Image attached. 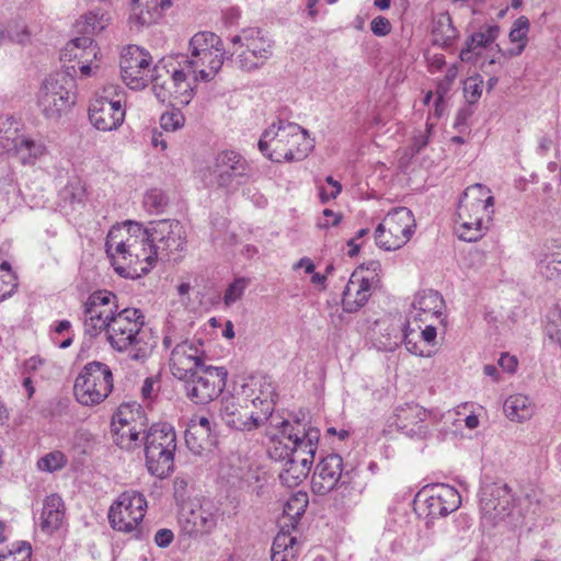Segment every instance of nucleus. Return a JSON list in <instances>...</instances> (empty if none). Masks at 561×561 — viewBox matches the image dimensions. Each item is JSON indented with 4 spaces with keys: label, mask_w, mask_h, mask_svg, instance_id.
Here are the masks:
<instances>
[{
    "label": "nucleus",
    "mask_w": 561,
    "mask_h": 561,
    "mask_svg": "<svg viewBox=\"0 0 561 561\" xmlns=\"http://www.w3.org/2000/svg\"><path fill=\"white\" fill-rule=\"evenodd\" d=\"M370 286L369 279L353 273L343 291V310L348 313L358 311L370 297Z\"/></svg>",
    "instance_id": "obj_25"
},
{
    "label": "nucleus",
    "mask_w": 561,
    "mask_h": 561,
    "mask_svg": "<svg viewBox=\"0 0 561 561\" xmlns=\"http://www.w3.org/2000/svg\"><path fill=\"white\" fill-rule=\"evenodd\" d=\"M203 352L190 341L178 343L171 352L170 366L173 376L186 380L205 367Z\"/></svg>",
    "instance_id": "obj_21"
},
{
    "label": "nucleus",
    "mask_w": 561,
    "mask_h": 561,
    "mask_svg": "<svg viewBox=\"0 0 561 561\" xmlns=\"http://www.w3.org/2000/svg\"><path fill=\"white\" fill-rule=\"evenodd\" d=\"M185 443L191 451L195 455H201L207 445L210 444V439L199 436L198 433H194L193 430L186 428Z\"/></svg>",
    "instance_id": "obj_49"
},
{
    "label": "nucleus",
    "mask_w": 561,
    "mask_h": 561,
    "mask_svg": "<svg viewBox=\"0 0 561 561\" xmlns=\"http://www.w3.org/2000/svg\"><path fill=\"white\" fill-rule=\"evenodd\" d=\"M428 514L435 516H447L449 513L456 511L460 503V495L456 489L447 485L440 486L436 494L427 499Z\"/></svg>",
    "instance_id": "obj_26"
},
{
    "label": "nucleus",
    "mask_w": 561,
    "mask_h": 561,
    "mask_svg": "<svg viewBox=\"0 0 561 561\" xmlns=\"http://www.w3.org/2000/svg\"><path fill=\"white\" fill-rule=\"evenodd\" d=\"M437 32H442L445 35L444 44H448L455 37V28L453 27L451 20L448 15L443 16L437 21L434 33L436 34Z\"/></svg>",
    "instance_id": "obj_58"
},
{
    "label": "nucleus",
    "mask_w": 561,
    "mask_h": 561,
    "mask_svg": "<svg viewBox=\"0 0 561 561\" xmlns=\"http://www.w3.org/2000/svg\"><path fill=\"white\" fill-rule=\"evenodd\" d=\"M274 403L267 398H249L233 394L221 400L220 415L225 423L239 431H252L263 425L271 416Z\"/></svg>",
    "instance_id": "obj_6"
},
{
    "label": "nucleus",
    "mask_w": 561,
    "mask_h": 561,
    "mask_svg": "<svg viewBox=\"0 0 561 561\" xmlns=\"http://www.w3.org/2000/svg\"><path fill=\"white\" fill-rule=\"evenodd\" d=\"M248 286V280L245 278H237L233 283H231L226 289L224 301L227 306L234 304L239 300L245 288Z\"/></svg>",
    "instance_id": "obj_48"
},
{
    "label": "nucleus",
    "mask_w": 561,
    "mask_h": 561,
    "mask_svg": "<svg viewBox=\"0 0 561 561\" xmlns=\"http://www.w3.org/2000/svg\"><path fill=\"white\" fill-rule=\"evenodd\" d=\"M370 30L376 36H386L391 31V24L385 16H377L370 23Z\"/></svg>",
    "instance_id": "obj_59"
},
{
    "label": "nucleus",
    "mask_w": 561,
    "mask_h": 561,
    "mask_svg": "<svg viewBox=\"0 0 561 561\" xmlns=\"http://www.w3.org/2000/svg\"><path fill=\"white\" fill-rule=\"evenodd\" d=\"M415 220L407 207H397L389 211L375 230L376 244L386 250L394 251L403 247L412 237Z\"/></svg>",
    "instance_id": "obj_11"
},
{
    "label": "nucleus",
    "mask_w": 561,
    "mask_h": 561,
    "mask_svg": "<svg viewBox=\"0 0 561 561\" xmlns=\"http://www.w3.org/2000/svg\"><path fill=\"white\" fill-rule=\"evenodd\" d=\"M396 424L403 434L411 438L423 439L427 435L425 420L427 411L417 403L411 402L396 409Z\"/></svg>",
    "instance_id": "obj_22"
},
{
    "label": "nucleus",
    "mask_w": 561,
    "mask_h": 561,
    "mask_svg": "<svg viewBox=\"0 0 561 561\" xmlns=\"http://www.w3.org/2000/svg\"><path fill=\"white\" fill-rule=\"evenodd\" d=\"M16 287L18 280L15 274L0 275V301L11 297Z\"/></svg>",
    "instance_id": "obj_55"
},
{
    "label": "nucleus",
    "mask_w": 561,
    "mask_h": 561,
    "mask_svg": "<svg viewBox=\"0 0 561 561\" xmlns=\"http://www.w3.org/2000/svg\"><path fill=\"white\" fill-rule=\"evenodd\" d=\"M493 205L494 197L491 195V190L481 183H476L463 191L458 207L467 209L471 215L486 218V221H489L493 213L490 208Z\"/></svg>",
    "instance_id": "obj_24"
},
{
    "label": "nucleus",
    "mask_w": 561,
    "mask_h": 561,
    "mask_svg": "<svg viewBox=\"0 0 561 561\" xmlns=\"http://www.w3.org/2000/svg\"><path fill=\"white\" fill-rule=\"evenodd\" d=\"M45 152L46 147L44 144L24 136L19 142L14 156H16L23 164H34Z\"/></svg>",
    "instance_id": "obj_36"
},
{
    "label": "nucleus",
    "mask_w": 561,
    "mask_h": 561,
    "mask_svg": "<svg viewBox=\"0 0 561 561\" xmlns=\"http://www.w3.org/2000/svg\"><path fill=\"white\" fill-rule=\"evenodd\" d=\"M62 194L65 199H69L73 204L82 201L83 190L79 184L75 185L71 183L65 187Z\"/></svg>",
    "instance_id": "obj_61"
},
{
    "label": "nucleus",
    "mask_w": 561,
    "mask_h": 561,
    "mask_svg": "<svg viewBox=\"0 0 561 561\" xmlns=\"http://www.w3.org/2000/svg\"><path fill=\"white\" fill-rule=\"evenodd\" d=\"M297 426L294 427L288 421L280 423L282 434L291 443L293 461L307 458L308 466L311 467L318 448L320 432L318 428H306L300 422L296 421Z\"/></svg>",
    "instance_id": "obj_19"
},
{
    "label": "nucleus",
    "mask_w": 561,
    "mask_h": 561,
    "mask_svg": "<svg viewBox=\"0 0 561 561\" xmlns=\"http://www.w3.org/2000/svg\"><path fill=\"white\" fill-rule=\"evenodd\" d=\"M228 371L225 367L205 366L185 382L187 398L196 404H207L225 389Z\"/></svg>",
    "instance_id": "obj_14"
},
{
    "label": "nucleus",
    "mask_w": 561,
    "mask_h": 561,
    "mask_svg": "<svg viewBox=\"0 0 561 561\" xmlns=\"http://www.w3.org/2000/svg\"><path fill=\"white\" fill-rule=\"evenodd\" d=\"M308 506V495L305 492H297L284 505V514L291 519L299 518Z\"/></svg>",
    "instance_id": "obj_42"
},
{
    "label": "nucleus",
    "mask_w": 561,
    "mask_h": 561,
    "mask_svg": "<svg viewBox=\"0 0 561 561\" xmlns=\"http://www.w3.org/2000/svg\"><path fill=\"white\" fill-rule=\"evenodd\" d=\"M173 538H174V536H173L172 530L162 528L156 533L154 542L158 547L165 548L171 545V542L173 541Z\"/></svg>",
    "instance_id": "obj_62"
},
{
    "label": "nucleus",
    "mask_w": 561,
    "mask_h": 561,
    "mask_svg": "<svg viewBox=\"0 0 561 561\" xmlns=\"http://www.w3.org/2000/svg\"><path fill=\"white\" fill-rule=\"evenodd\" d=\"M190 76L192 75L182 65L179 66L178 59L171 55L158 61L152 68L149 81L161 103L185 106L191 102L194 92Z\"/></svg>",
    "instance_id": "obj_5"
},
{
    "label": "nucleus",
    "mask_w": 561,
    "mask_h": 561,
    "mask_svg": "<svg viewBox=\"0 0 561 561\" xmlns=\"http://www.w3.org/2000/svg\"><path fill=\"white\" fill-rule=\"evenodd\" d=\"M10 42L24 44L30 39V31L22 21H12L3 28Z\"/></svg>",
    "instance_id": "obj_44"
},
{
    "label": "nucleus",
    "mask_w": 561,
    "mask_h": 561,
    "mask_svg": "<svg viewBox=\"0 0 561 561\" xmlns=\"http://www.w3.org/2000/svg\"><path fill=\"white\" fill-rule=\"evenodd\" d=\"M457 233L459 238L467 242L479 240L488 229L484 218L471 215L467 209H457Z\"/></svg>",
    "instance_id": "obj_27"
},
{
    "label": "nucleus",
    "mask_w": 561,
    "mask_h": 561,
    "mask_svg": "<svg viewBox=\"0 0 561 561\" xmlns=\"http://www.w3.org/2000/svg\"><path fill=\"white\" fill-rule=\"evenodd\" d=\"M252 175V168L238 152L225 150L219 152L209 169L210 184L230 192L245 184Z\"/></svg>",
    "instance_id": "obj_10"
},
{
    "label": "nucleus",
    "mask_w": 561,
    "mask_h": 561,
    "mask_svg": "<svg viewBox=\"0 0 561 561\" xmlns=\"http://www.w3.org/2000/svg\"><path fill=\"white\" fill-rule=\"evenodd\" d=\"M141 408L137 403H123L118 407L117 412L113 416V422L118 424L137 423L141 421Z\"/></svg>",
    "instance_id": "obj_41"
},
{
    "label": "nucleus",
    "mask_w": 561,
    "mask_h": 561,
    "mask_svg": "<svg viewBox=\"0 0 561 561\" xmlns=\"http://www.w3.org/2000/svg\"><path fill=\"white\" fill-rule=\"evenodd\" d=\"M323 216L327 218L324 221H320L318 226L320 228L335 227L342 220L341 214H335L333 210L327 208L323 210Z\"/></svg>",
    "instance_id": "obj_63"
},
{
    "label": "nucleus",
    "mask_w": 561,
    "mask_h": 561,
    "mask_svg": "<svg viewBox=\"0 0 561 561\" xmlns=\"http://www.w3.org/2000/svg\"><path fill=\"white\" fill-rule=\"evenodd\" d=\"M298 461L288 460L284 463V468L279 472V480L287 488L299 485L309 474L311 467L308 466L309 460L298 459Z\"/></svg>",
    "instance_id": "obj_33"
},
{
    "label": "nucleus",
    "mask_w": 561,
    "mask_h": 561,
    "mask_svg": "<svg viewBox=\"0 0 561 561\" xmlns=\"http://www.w3.org/2000/svg\"><path fill=\"white\" fill-rule=\"evenodd\" d=\"M479 506L482 523L495 527L513 512L514 495L512 489L502 482H484L479 492Z\"/></svg>",
    "instance_id": "obj_12"
},
{
    "label": "nucleus",
    "mask_w": 561,
    "mask_h": 561,
    "mask_svg": "<svg viewBox=\"0 0 561 561\" xmlns=\"http://www.w3.org/2000/svg\"><path fill=\"white\" fill-rule=\"evenodd\" d=\"M66 463V456L61 451L55 450L39 458L37 461V467L42 471L54 472L64 468Z\"/></svg>",
    "instance_id": "obj_43"
},
{
    "label": "nucleus",
    "mask_w": 561,
    "mask_h": 561,
    "mask_svg": "<svg viewBox=\"0 0 561 561\" xmlns=\"http://www.w3.org/2000/svg\"><path fill=\"white\" fill-rule=\"evenodd\" d=\"M257 147L268 160L283 163L304 160L313 149V141L298 124L278 119L263 131Z\"/></svg>",
    "instance_id": "obj_3"
},
{
    "label": "nucleus",
    "mask_w": 561,
    "mask_h": 561,
    "mask_svg": "<svg viewBox=\"0 0 561 561\" xmlns=\"http://www.w3.org/2000/svg\"><path fill=\"white\" fill-rule=\"evenodd\" d=\"M31 554V545L22 541L16 549L10 550L8 553H0V561H30Z\"/></svg>",
    "instance_id": "obj_50"
},
{
    "label": "nucleus",
    "mask_w": 561,
    "mask_h": 561,
    "mask_svg": "<svg viewBox=\"0 0 561 561\" xmlns=\"http://www.w3.org/2000/svg\"><path fill=\"white\" fill-rule=\"evenodd\" d=\"M119 312L115 294L108 290L92 293L83 304L84 333L94 337L102 331H107Z\"/></svg>",
    "instance_id": "obj_13"
},
{
    "label": "nucleus",
    "mask_w": 561,
    "mask_h": 561,
    "mask_svg": "<svg viewBox=\"0 0 561 561\" xmlns=\"http://www.w3.org/2000/svg\"><path fill=\"white\" fill-rule=\"evenodd\" d=\"M152 58L150 54L138 46H128L121 58V72L124 82L131 89H142L147 87Z\"/></svg>",
    "instance_id": "obj_18"
},
{
    "label": "nucleus",
    "mask_w": 561,
    "mask_h": 561,
    "mask_svg": "<svg viewBox=\"0 0 561 561\" xmlns=\"http://www.w3.org/2000/svg\"><path fill=\"white\" fill-rule=\"evenodd\" d=\"M409 323L403 332V343L405 348L414 355L419 356H428L430 352H426L419 343L417 335L415 334V329H411Z\"/></svg>",
    "instance_id": "obj_46"
},
{
    "label": "nucleus",
    "mask_w": 561,
    "mask_h": 561,
    "mask_svg": "<svg viewBox=\"0 0 561 561\" xmlns=\"http://www.w3.org/2000/svg\"><path fill=\"white\" fill-rule=\"evenodd\" d=\"M76 47L81 49L80 62H91L100 53V48L90 36L76 37L67 43V51L76 50Z\"/></svg>",
    "instance_id": "obj_40"
},
{
    "label": "nucleus",
    "mask_w": 561,
    "mask_h": 561,
    "mask_svg": "<svg viewBox=\"0 0 561 561\" xmlns=\"http://www.w3.org/2000/svg\"><path fill=\"white\" fill-rule=\"evenodd\" d=\"M147 227L137 221H126L113 227L105 241V250L114 271L125 278H140L148 274L158 261Z\"/></svg>",
    "instance_id": "obj_1"
},
{
    "label": "nucleus",
    "mask_w": 561,
    "mask_h": 561,
    "mask_svg": "<svg viewBox=\"0 0 561 561\" xmlns=\"http://www.w3.org/2000/svg\"><path fill=\"white\" fill-rule=\"evenodd\" d=\"M539 273L547 279L561 276V245H556L538 263Z\"/></svg>",
    "instance_id": "obj_37"
},
{
    "label": "nucleus",
    "mask_w": 561,
    "mask_h": 561,
    "mask_svg": "<svg viewBox=\"0 0 561 561\" xmlns=\"http://www.w3.org/2000/svg\"><path fill=\"white\" fill-rule=\"evenodd\" d=\"M187 428L193 430L194 433H198L199 436L208 437L210 439L211 435V424L207 416L205 415H194L187 425Z\"/></svg>",
    "instance_id": "obj_52"
},
{
    "label": "nucleus",
    "mask_w": 561,
    "mask_h": 561,
    "mask_svg": "<svg viewBox=\"0 0 561 561\" xmlns=\"http://www.w3.org/2000/svg\"><path fill=\"white\" fill-rule=\"evenodd\" d=\"M529 30V21L526 16H519L513 24L510 31V39L513 43L522 42L526 38Z\"/></svg>",
    "instance_id": "obj_54"
},
{
    "label": "nucleus",
    "mask_w": 561,
    "mask_h": 561,
    "mask_svg": "<svg viewBox=\"0 0 561 561\" xmlns=\"http://www.w3.org/2000/svg\"><path fill=\"white\" fill-rule=\"evenodd\" d=\"M147 501L145 496L136 491L122 493L108 511L111 526L124 533H130L145 516Z\"/></svg>",
    "instance_id": "obj_16"
},
{
    "label": "nucleus",
    "mask_w": 561,
    "mask_h": 561,
    "mask_svg": "<svg viewBox=\"0 0 561 561\" xmlns=\"http://www.w3.org/2000/svg\"><path fill=\"white\" fill-rule=\"evenodd\" d=\"M267 454L271 459L275 461H287L291 458V445L279 439H273L271 446L267 449Z\"/></svg>",
    "instance_id": "obj_47"
},
{
    "label": "nucleus",
    "mask_w": 561,
    "mask_h": 561,
    "mask_svg": "<svg viewBox=\"0 0 561 561\" xmlns=\"http://www.w3.org/2000/svg\"><path fill=\"white\" fill-rule=\"evenodd\" d=\"M188 48L191 56L173 55L178 65H182L192 75L194 82L213 80L226 59L222 39L213 32L202 31L192 36Z\"/></svg>",
    "instance_id": "obj_4"
},
{
    "label": "nucleus",
    "mask_w": 561,
    "mask_h": 561,
    "mask_svg": "<svg viewBox=\"0 0 561 561\" xmlns=\"http://www.w3.org/2000/svg\"><path fill=\"white\" fill-rule=\"evenodd\" d=\"M152 5L151 0H130L128 23L131 30L140 31L159 21L160 13Z\"/></svg>",
    "instance_id": "obj_28"
},
{
    "label": "nucleus",
    "mask_w": 561,
    "mask_h": 561,
    "mask_svg": "<svg viewBox=\"0 0 561 561\" xmlns=\"http://www.w3.org/2000/svg\"><path fill=\"white\" fill-rule=\"evenodd\" d=\"M184 125V116L180 111L163 113L160 117V126L165 131H174Z\"/></svg>",
    "instance_id": "obj_51"
},
{
    "label": "nucleus",
    "mask_w": 561,
    "mask_h": 561,
    "mask_svg": "<svg viewBox=\"0 0 561 561\" xmlns=\"http://www.w3.org/2000/svg\"><path fill=\"white\" fill-rule=\"evenodd\" d=\"M14 117L0 118V154H14L24 135L20 134Z\"/></svg>",
    "instance_id": "obj_31"
},
{
    "label": "nucleus",
    "mask_w": 561,
    "mask_h": 561,
    "mask_svg": "<svg viewBox=\"0 0 561 561\" xmlns=\"http://www.w3.org/2000/svg\"><path fill=\"white\" fill-rule=\"evenodd\" d=\"M151 239L150 247L161 260L169 259L174 252H181L186 245V231L183 225L175 219L151 221L147 227Z\"/></svg>",
    "instance_id": "obj_15"
},
{
    "label": "nucleus",
    "mask_w": 561,
    "mask_h": 561,
    "mask_svg": "<svg viewBox=\"0 0 561 561\" xmlns=\"http://www.w3.org/2000/svg\"><path fill=\"white\" fill-rule=\"evenodd\" d=\"M351 470L344 469L343 459L337 454H330L317 465L311 480L312 492L327 495L337 486L352 482Z\"/></svg>",
    "instance_id": "obj_17"
},
{
    "label": "nucleus",
    "mask_w": 561,
    "mask_h": 561,
    "mask_svg": "<svg viewBox=\"0 0 561 561\" xmlns=\"http://www.w3.org/2000/svg\"><path fill=\"white\" fill-rule=\"evenodd\" d=\"M93 101H119V103L123 104L124 91L118 85L110 84L104 87L102 94L98 95Z\"/></svg>",
    "instance_id": "obj_57"
},
{
    "label": "nucleus",
    "mask_w": 561,
    "mask_h": 561,
    "mask_svg": "<svg viewBox=\"0 0 561 561\" xmlns=\"http://www.w3.org/2000/svg\"><path fill=\"white\" fill-rule=\"evenodd\" d=\"M125 107L119 101H92L89 106L90 123L99 130L117 129L124 122Z\"/></svg>",
    "instance_id": "obj_23"
},
{
    "label": "nucleus",
    "mask_w": 561,
    "mask_h": 561,
    "mask_svg": "<svg viewBox=\"0 0 561 561\" xmlns=\"http://www.w3.org/2000/svg\"><path fill=\"white\" fill-rule=\"evenodd\" d=\"M230 43L236 47L230 57L236 55L237 67L245 72L262 68L273 56L274 41L260 27L242 28Z\"/></svg>",
    "instance_id": "obj_8"
},
{
    "label": "nucleus",
    "mask_w": 561,
    "mask_h": 561,
    "mask_svg": "<svg viewBox=\"0 0 561 561\" xmlns=\"http://www.w3.org/2000/svg\"><path fill=\"white\" fill-rule=\"evenodd\" d=\"M144 432L142 428H138L136 423L127 424L125 433L128 434L127 440L118 439V447L126 450H131L139 446V435Z\"/></svg>",
    "instance_id": "obj_53"
},
{
    "label": "nucleus",
    "mask_w": 561,
    "mask_h": 561,
    "mask_svg": "<svg viewBox=\"0 0 561 561\" xmlns=\"http://www.w3.org/2000/svg\"><path fill=\"white\" fill-rule=\"evenodd\" d=\"M145 457L148 471L156 477L165 478L174 468L176 434L172 425L156 423L145 437Z\"/></svg>",
    "instance_id": "obj_7"
},
{
    "label": "nucleus",
    "mask_w": 561,
    "mask_h": 561,
    "mask_svg": "<svg viewBox=\"0 0 561 561\" xmlns=\"http://www.w3.org/2000/svg\"><path fill=\"white\" fill-rule=\"evenodd\" d=\"M546 331L548 336L553 341L554 335L552 334V331H557L558 333H561V309L558 312L552 313L551 318L549 319V322L546 327Z\"/></svg>",
    "instance_id": "obj_64"
},
{
    "label": "nucleus",
    "mask_w": 561,
    "mask_h": 561,
    "mask_svg": "<svg viewBox=\"0 0 561 561\" xmlns=\"http://www.w3.org/2000/svg\"><path fill=\"white\" fill-rule=\"evenodd\" d=\"M506 416L511 421L523 422L529 420L534 414V404L525 394L510 396L503 405Z\"/></svg>",
    "instance_id": "obj_32"
},
{
    "label": "nucleus",
    "mask_w": 561,
    "mask_h": 561,
    "mask_svg": "<svg viewBox=\"0 0 561 561\" xmlns=\"http://www.w3.org/2000/svg\"><path fill=\"white\" fill-rule=\"evenodd\" d=\"M193 531L197 534H210L217 525V516L209 510L201 507L192 512Z\"/></svg>",
    "instance_id": "obj_38"
},
{
    "label": "nucleus",
    "mask_w": 561,
    "mask_h": 561,
    "mask_svg": "<svg viewBox=\"0 0 561 561\" xmlns=\"http://www.w3.org/2000/svg\"><path fill=\"white\" fill-rule=\"evenodd\" d=\"M108 23V18L105 14L99 15L94 12H89L83 15L80 21L77 22V27L79 32L85 34L88 36L90 34H98L102 32Z\"/></svg>",
    "instance_id": "obj_39"
},
{
    "label": "nucleus",
    "mask_w": 561,
    "mask_h": 561,
    "mask_svg": "<svg viewBox=\"0 0 561 561\" xmlns=\"http://www.w3.org/2000/svg\"><path fill=\"white\" fill-rule=\"evenodd\" d=\"M76 102L75 95H56L48 92L39 91L38 104L43 114L50 119L59 118Z\"/></svg>",
    "instance_id": "obj_30"
},
{
    "label": "nucleus",
    "mask_w": 561,
    "mask_h": 561,
    "mask_svg": "<svg viewBox=\"0 0 561 561\" xmlns=\"http://www.w3.org/2000/svg\"><path fill=\"white\" fill-rule=\"evenodd\" d=\"M65 516V506L62 499L57 494L46 497L41 515V528L47 534L57 530Z\"/></svg>",
    "instance_id": "obj_29"
},
{
    "label": "nucleus",
    "mask_w": 561,
    "mask_h": 561,
    "mask_svg": "<svg viewBox=\"0 0 561 561\" xmlns=\"http://www.w3.org/2000/svg\"><path fill=\"white\" fill-rule=\"evenodd\" d=\"M445 310V301L443 296L433 289L419 291L412 302V309L408 317L409 325L415 324L421 329L420 323L432 321L443 322V312Z\"/></svg>",
    "instance_id": "obj_20"
},
{
    "label": "nucleus",
    "mask_w": 561,
    "mask_h": 561,
    "mask_svg": "<svg viewBox=\"0 0 561 561\" xmlns=\"http://www.w3.org/2000/svg\"><path fill=\"white\" fill-rule=\"evenodd\" d=\"M107 341L118 353H126L130 360L144 363L152 353L156 340L146 327L141 310L122 309L106 331Z\"/></svg>",
    "instance_id": "obj_2"
},
{
    "label": "nucleus",
    "mask_w": 561,
    "mask_h": 561,
    "mask_svg": "<svg viewBox=\"0 0 561 561\" xmlns=\"http://www.w3.org/2000/svg\"><path fill=\"white\" fill-rule=\"evenodd\" d=\"M113 389L111 368L101 362H91L83 366L76 378L73 393L77 401L87 407L103 402Z\"/></svg>",
    "instance_id": "obj_9"
},
{
    "label": "nucleus",
    "mask_w": 561,
    "mask_h": 561,
    "mask_svg": "<svg viewBox=\"0 0 561 561\" xmlns=\"http://www.w3.org/2000/svg\"><path fill=\"white\" fill-rule=\"evenodd\" d=\"M436 321L427 322V323H420L421 325V337L422 340L430 344H433L436 340L437 330L435 327Z\"/></svg>",
    "instance_id": "obj_60"
},
{
    "label": "nucleus",
    "mask_w": 561,
    "mask_h": 561,
    "mask_svg": "<svg viewBox=\"0 0 561 561\" xmlns=\"http://www.w3.org/2000/svg\"><path fill=\"white\" fill-rule=\"evenodd\" d=\"M75 78L68 71H57L49 75L42 84L41 91L56 95H75Z\"/></svg>",
    "instance_id": "obj_34"
},
{
    "label": "nucleus",
    "mask_w": 561,
    "mask_h": 561,
    "mask_svg": "<svg viewBox=\"0 0 561 561\" xmlns=\"http://www.w3.org/2000/svg\"><path fill=\"white\" fill-rule=\"evenodd\" d=\"M168 202L165 193L158 188L148 191L144 198V205L151 213H161L168 205Z\"/></svg>",
    "instance_id": "obj_45"
},
{
    "label": "nucleus",
    "mask_w": 561,
    "mask_h": 561,
    "mask_svg": "<svg viewBox=\"0 0 561 561\" xmlns=\"http://www.w3.org/2000/svg\"><path fill=\"white\" fill-rule=\"evenodd\" d=\"M499 33L500 27L497 25H490L484 31L472 34L470 39L467 42V48L460 51L461 60H470L471 53L477 48H482L491 44L499 36Z\"/></svg>",
    "instance_id": "obj_35"
},
{
    "label": "nucleus",
    "mask_w": 561,
    "mask_h": 561,
    "mask_svg": "<svg viewBox=\"0 0 561 561\" xmlns=\"http://www.w3.org/2000/svg\"><path fill=\"white\" fill-rule=\"evenodd\" d=\"M296 543V538L290 536L287 533H279L274 538L272 545V552H289L293 549V546Z\"/></svg>",
    "instance_id": "obj_56"
}]
</instances>
